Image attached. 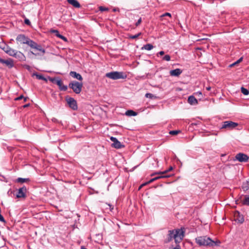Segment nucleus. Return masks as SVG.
Wrapping results in <instances>:
<instances>
[{
  "label": "nucleus",
  "mask_w": 249,
  "mask_h": 249,
  "mask_svg": "<svg viewBox=\"0 0 249 249\" xmlns=\"http://www.w3.org/2000/svg\"><path fill=\"white\" fill-rule=\"evenodd\" d=\"M16 40L20 44H26L31 48L40 51L42 53V54H44L46 52L45 50L40 45L31 40L25 35L20 34L18 35L16 37Z\"/></svg>",
  "instance_id": "nucleus-1"
},
{
  "label": "nucleus",
  "mask_w": 249,
  "mask_h": 249,
  "mask_svg": "<svg viewBox=\"0 0 249 249\" xmlns=\"http://www.w3.org/2000/svg\"><path fill=\"white\" fill-rule=\"evenodd\" d=\"M196 243L200 246H219L220 242L219 241L217 242H215L211 239L209 237H199L196 238Z\"/></svg>",
  "instance_id": "nucleus-2"
},
{
  "label": "nucleus",
  "mask_w": 249,
  "mask_h": 249,
  "mask_svg": "<svg viewBox=\"0 0 249 249\" xmlns=\"http://www.w3.org/2000/svg\"><path fill=\"white\" fill-rule=\"evenodd\" d=\"M106 77L112 80L124 79L126 78L127 75L123 71H114L107 73Z\"/></svg>",
  "instance_id": "nucleus-3"
},
{
  "label": "nucleus",
  "mask_w": 249,
  "mask_h": 249,
  "mask_svg": "<svg viewBox=\"0 0 249 249\" xmlns=\"http://www.w3.org/2000/svg\"><path fill=\"white\" fill-rule=\"evenodd\" d=\"M70 88L76 94L81 92L83 87V84L77 81H72L69 85Z\"/></svg>",
  "instance_id": "nucleus-4"
},
{
  "label": "nucleus",
  "mask_w": 249,
  "mask_h": 249,
  "mask_svg": "<svg viewBox=\"0 0 249 249\" xmlns=\"http://www.w3.org/2000/svg\"><path fill=\"white\" fill-rule=\"evenodd\" d=\"M169 235L168 238L166 239V242H169L172 239H174L177 245L178 244L179 245V243L182 241L185 234H169Z\"/></svg>",
  "instance_id": "nucleus-5"
},
{
  "label": "nucleus",
  "mask_w": 249,
  "mask_h": 249,
  "mask_svg": "<svg viewBox=\"0 0 249 249\" xmlns=\"http://www.w3.org/2000/svg\"><path fill=\"white\" fill-rule=\"evenodd\" d=\"M67 102L70 108L73 110H76L78 108L76 101L72 97L66 98Z\"/></svg>",
  "instance_id": "nucleus-6"
},
{
  "label": "nucleus",
  "mask_w": 249,
  "mask_h": 249,
  "mask_svg": "<svg viewBox=\"0 0 249 249\" xmlns=\"http://www.w3.org/2000/svg\"><path fill=\"white\" fill-rule=\"evenodd\" d=\"M238 125V124L232 121H225L223 122L221 128L232 129Z\"/></svg>",
  "instance_id": "nucleus-7"
},
{
  "label": "nucleus",
  "mask_w": 249,
  "mask_h": 249,
  "mask_svg": "<svg viewBox=\"0 0 249 249\" xmlns=\"http://www.w3.org/2000/svg\"><path fill=\"white\" fill-rule=\"evenodd\" d=\"M110 139L113 142L111 145L112 147L117 149H120L124 147V145L121 144V142L115 137H111Z\"/></svg>",
  "instance_id": "nucleus-8"
},
{
  "label": "nucleus",
  "mask_w": 249,
  "mask_h": 249,
  "mask_svg": "<svg viewBox=\"0 0 249 249\" xmlns=\"http://www.w3.org/2000/svg\"><path fill=\"white\" fill-rule=\"evenodd\" d=\"M235 159L240 162H246L249 160V157L245 154L239 153L236 154Z\"/></svg>",
  "instance_id": "nucleus-9"
},
{
  "label": "nucleus",
  "mask_w": 249,
  "mask_h": 249,
  "mask_svg": "<svg viewBox=\"0 0 249 249\" xmlns=\"http://www.w3.org/2000/svg\"><path fill=\"white\" fill-rule=\"evenodd\" d=\"M0 63L1 64H5L9 68H12L14 67V61L11 58H9L6 60H4L0 57Z\"/></svg>",
  "instance_id": "nucleus-10"
},
{
  "label": "nucleus",
  "mask_w": 249,
  "mask_h": 249,
  "mask_svg": "<svg viewBox=\"0 0 249 249\" xmlns=\"http://www.w3.org/2000/svg\"><path fill=\"white\" fill-rule=\"evenodd\" d=\"M27 189L25 186L20 188L18 191L16 196L17 198H24L26 196Z\"/></svg>",
  "instance_id": "nucleus-11"
},
{
  "label": "nucleus",
  "mask_w": 249,
  "mask_h": 249,
  "mask_svg": "<svg viewBox=\"0 0 249 249\" xmlns=\"http://www.w3.org/2000/svg\"><path fill=\"white\" fill-rule=\"evenodd\" d=\"M168 233H185L186 229L184 227H181L180 229H176L173 230H168Z\"/></svg>",
  "instance_id": "nucleus-12"
},
{
  "label": "nucleus",
  "mask_w": 249,
  "mask_h": 249,
  "mask_svg": "<svg viewBox=\"0 0 249 249\" xmlns=\"http://www.w3.org/2000/svg\"><path fill=\"white\" fill-rule=\"evenodd\" d=\"M14 57L18 59L19 61H24L25 60V55L20 51H17Z\"/></svg>",
  "instance_id": "nucleus-13"
},
{
  "label": "nucleus",
  "mask_w": 249,
  "mask_h": 249,
  "mask_svg": "<svg viewBox=\"0 0 249 249\" xmlns=\"http://www.w3.org/2000/svg\"><path fill=\"white\" fill-rule=\"evenodd\" d=\"M234 217L235 221L240 223H242L244 221V218L243 215L241 214L238 212L235 213Z\"/></svg>",
  "instance_id": "nucleus-14"
},
{
  "label": "nucleus",
  "mask_w": 249,
  "mask_h": 249,
  "mask_svg": "<svg viewBox=\"0 0 249 249\" xmlns=\"http://www.w3.org/2000/svg\"><path fill=\"white\" fill-rule=\"evenodd\" d=\"M55 84H56L57 85L59 86V88L61 90L66 91L68 89V87L67 86L63 85V82L61 79H58L57 80H56Z\"/></svg>",
  "instance_id": "nucleus-15"
},
{
  "label": "nucleus",
  "mask_w": 249,
  "mask_h": 249,
  "mask_svg": "<svg viewBox=\"0 0 249 249\" xmlns=\"http://www.w3.org/2000/svg\"><path fill=\"white\" fill-rule=\"evenodd\" d=\"M70 75L73 78H75L78 80L82 81L83 80L82 76L79 73H78L75 71H71L70 72Z\"/></svg>",
  "instance_id": "nucleus-16"
},
{
  "label": "nucleus",
  "mask_w": 249,
  "mask_h": 249,
  "mask_svg": "<svg viewBox=\"0 0 249 249\" xmlns=\"http://www.w3.org/2000/svg\"><path fill=\"white\" fill-rule=\"evenodd\" d=\"M181 73L182 70L180 69H176L170 71V75L173 76H178Z\"/></svg>",
  "instance_id": "nucleus-17"
},
{
  "label": "nucleus",
  "mask_w": 249,
  "mask_h": 249,
  "mask_svg": "<svg viewBox=\"0 0 249 249\" xmlns=\"http://www.w3.org/2000/svg\"><path fill=\"white\" fill-rule=\"evenodd\" d=\"M188 102L191 105H196L198 103L197 99L193 95H191L188 97Z\"/></svg>",
  "instance_id": "nucleus-18"
},
{
  "label": "nucleus",
  "mask_w": 249,
  "mask_h": 249,
  "mask_svg": "<svg viewBox=\"0 0 249 249\" xmlns=\"http://www.w3.org/2000/svg\"><path fill=\"white\" fill-rule=\"evenodd\" d=\"M170 177L169 175H162V176H158V177H155V178H153L151 179L150 180H149L147 182H146V183H145L144 184H142L141 185V186H144L145 184H148V183H152L153 181H154L155 180H157V179H158L159 178H168V177Z\"/></svg>",
  "instance_id": "nucleus-19"
},
{
  "label": "nucleus",
  "mask_w": 249,
  "mask_h": 249,
  "mask_svg": "<svg viewBox=\"0 0 249 249\" xmlns=\"http://www.w3.org/2000/svg\"><path fill=\"white\" fill-rule=\"evenodd\" d=\"M68 2L75 8H80V4L77 0H67Z\"/></svg>",
  "instance_id": "nucleus-20"
},
{
  "label": "nucleus",
  "mask_w": 249,
  "mask_h": 249,
  "mask_svg": "<svg viewBox=\"0 0 249 249\" xmlns=\"http://www.w3.org/2000/svg\"><path fill=\"white\" fill-rule=\"evenodd\" d=\"M16 51L17 50H14L11 47H8V49L6 50V53L10 56L14 57Z\"/></svg>",
  "instance_id": "nucleus-21"
},
{
  "label": "nucleus",
  "mask_w": 249,
  "mask_h": 249,
  "mask_svg": "<svg viewBox=\"0 0 249 249\" xmlns=\"http://www.w3.org/2000/svg\"><path fill=\"white\" fill-rule=\"evenodd\" d=\"M241 201L243 205L249 206V195H246Z\"/></svg>",
  "instance_id": "nucleus-22"
},
{
  "label": "nucleus",
  "mask_w": 249,
  "mask_h": 249,
  "mask_svg": "<svg viewBox=\"0 0 249 249\" xmlns=\"http://www.w3.org/2000/svg\"><path fill=\"white\" fill-rule=\"evenodd\" d=\"M125 114L128 116H135L137 115V113L132 110H128L125 112Z\"/></svg>",
  "instance_id": "nucleus-23"
},
{
  "label": "nucleus",
  "mask_w": 249,
  "mask_h": 249,
  "mask_svg": "<svg viewBox=\"0 0 249 249\" xmlns=\"http://www.w3.org/2000/svg\"><path fill=\"white\" fill-rule=\"evenodd\" d=\"M154 48V46L151 44H147L144 45L142 48V50H146L147 51H150Z\"/></svg>",
  "instance_id": "nucleus-24"
},
{
  "label": "nucleus",
  "mask_w": 249,
  "mask_h": 249,
  "mask_svg": "<svg viewBox=\"0 0 249 249\" xmlns=\"http://www.w3.org/2000/svg\"><path fill=\"white\" fill-rule=\"evenodd\" d=\"M29 178H18L17 179L16 181L17 182L19 183H24L25 182L29 181Z\"/></svg>",
  "instance_id": "nucleus-25"
},
{
  "label": "nucleus",
  "mask_w": 249,
  "mask_h": 249,
  "mask_svg": "<svg viewBox=\"0 0 249 249\" xmlns=\"http://www.w3.org/2000/svg\"><path fill=\"white\" fill-rule=\"evenodd\" d=\"M8 47H10L4 43H0V48L3 50L5 53L6 52V50L8 49Z\"/></svg>",
  "instance_id": "nucleus-26"
},
{
  "label": "nucleus",
  "mask_w": 249,
  "mask_h": 249,
  "mask_svg": "<svg viewBox=\"0 0 249 249\" xmlns=\"http://www.w3.org/2000/svg\"><path fill=\"white\" fill-rule=\"evenodd\" d=\"M33 75L36 76V78L39 80L47 81V79L42 75L38 74L37 73H34Z\"/></svg>",
  "instance_id": "nucleus-27"
},
{
  "label": "nucleus",
  "mask_w": 249,
  "mask_h": 249,
  "mask_svg": "<svg viewBox=\"0 0 249 249\" xmlns=\"http://www.w3.org/2000/svg\"><path fill=\"white\" fill-rule=\"evenodd\" d=\"M141 33H139L138 34L135 35H129L128 38L130 39H136L137 38L141 35Z\"/></svg>",
  "instance_id": "nucleus-28"
},
{
  "label": "nucleus",
  "mask_w": 249,
  "mask_h": 249,
  "mask_svg": "<svg viewBox=\"0 0 249 249\" xmlns=\"http://www.w3.org/2000/svg\"><path fill=\"white\" fill-rule=\"evenodd\" d=\"M241 91L242 93L245 95H247L249 93V90L247 89H246L244 87H242L241 88Z\"/></svg>",
  "instance_id": "nucleus-29"
},
{
  "label": "nucleus",
  "mask_w": 249,
  "mask_h": 249,
  "mask_svg": "<svg viewBox=\"0 0 249 249\" xmlns=\"http://www.w3.org/2000/svg\"><path fill=\"white\" fill-rule=\"evenodd\" d=\"M170 59H171V57L168 54H166L165 55H164L163 58H162V60H165V61H169L170 60Z\"/></svg>",
  "instance_id": "nucleus-30"
},
{
  "label": "nucleus",
  "mask_w": 249,
  "mask_h": 249,
  "mask_svg": "<svg viewBox=\"0 0 249 249\" xmlns=\"http://www.w3.org/2000/svg\"><path fill=\"white\" fill-rule=\"evenodd\" d=\"M99 9L101 12H104V11H107L108 10V8L107 7H105L104 6H100L99 7Z\"/></svg>",
  "instance_id": "nucleus-31"
},
{
  "label": "nucleus",
  "mask_w": 249,
  "mask_h": 249,
  "mask_svg": "<svg viewBox=\"0 0 249 249\" xmlns=\"http://www.w3.org/2000/svg\"><path fill=\"white\" fill-rule=\"evenodd\" d=\"M180 131L179 130H172L169 132V134L173 135H175L178 134Z\"/></svg>",
  "instance_id": "nucleus-32"
},
{
  "label": "nucleus",
  "mask_w": 249,
  "mask_h": 249,
  "mask_svg": "<svg viewBox=\"0 0 249 249\" xmlns=\"http://www.w3.org/2000/svg\"><path fill=\"white\" fill-rule=\"evenodd\" d=\"M56 36L57 37H58L59 38H61V39H62L63 40L65 41H67V39L66 37H65L64 36L61 35V34H59L58 35H56Z\"/></svg>",
  "instance_id": "nucleus-33"
},
{
  "label": "nucleus",
  "mask_w": 249,
  "mask_h": 249,
  "mask_svg": "<svg viewBox=\"0 0 249 249\" xmlns=\"http://www.w3.org/2000/svg\"><path fill=\"white\" fill-rule=\"evenodd\" d=\"M173 169V167L172 166L170 167V168L168 169V170H166L165 171H164V172H159V173H157V174H165L166 173H167V172L171 171Z\"/></svg>",
  "instance_id": "nucleus-34"
},
{
  "label": "nucleus",
  "mask_w": 249,
  "mask_h": 249,
  "mask_svg": "<svg viewBox=\"0 0 249 249\" xmlns=\"http://www.w3.org/2000/svg\"><path fill=\"white\" fill-rule=\"evenodd\" d=\"M24 23L25 24L28 25H31V24L30 20L27 18H25Z\"/></svg>",
  "instance_id": "nucleus-35"
},
{
  "label": "nucleus",
  "mask_w": 249,
  "mask_h": 249,
  "mask_svg": "<svg viewBox=\"0 0 249 249\" xmlns=\"http://www.w3.org/2000/svg\"><path fill=\"white\" fill-rule=\"evenodd\" d=\"M165 16H168V17H171V14L169 13H165L163 14H162V15L160 16V17L161 18H162V17H165Z\"/></svg>",
  "instance_id": "nucleus-36"
},
{
  "label": "nucleus",
  "mask_w": 249,
  "mask_h": 249,
  "mask_svg": "<svg viewBox=\"0 0 249 249\" xmlns=\"http://www.w3.org/2000/svg\"><path fill=\"white\" fill-rule=\"evenodd\" d=\"M196 96H197L200 98L202 97V94L201 91H197L194 93Z\"/></svg>",
  "instance_id": "nucleus-37"
},
{
  "label": "nucleus",
  "mask_w": 249,
  "mask_h": 249,
  "mask_svg": "<svg viewBox=\"0 0 249 249\" xmlns=\"http://www.w3.org/2000/svg\"><path fill=\"white\" fill-rule=\"evenodd\" d=\"M58 79L55 78H50L49 80L50 81H51L53 83H55L56 80H57Z\"/></svg>",
  "instance_id": "nucleus-38"
},
{
  "label": "nucleus",
  "mask_w": 249,
  "mask_h": 249,
  "mask_svg": "<svg viewBox=\"0 0 249 249\" xmlns=\"http://www.w3.org/2000/svg\"><path fill=\"white\" fill-rule=\"evenodd\" d=\"M141 22H142V18H140L135 24L136 26H138L141 24Z\"/></svg>",
  "instance_id": "nucleus-39"
},
{
  "label": "nucleus",
  "mask_w": 249,
  "mask_h": 249,
  "mask_svg": "<svg viewBox=\"0 0 249 249\" xmlns=\"http://www.w3.org/2000/svg\"><path fill=\"white\" fill-rule=\"evenodd\" d=\"M242 60H243L242 57L240 58L238 60H237L236 62H235L234 63V64L236 65V64L239 63L240 62H241L242 61Z\"/></svg>",
  "instance_id": "nucleus-40"
},
{
  "label": "nucleus",
  "mask_w": 249,
  "mask_h": 249,
  "mask_svg": "<svg viewBox=\"0 0 249 249\" xmlns=\"http://www.w3.org/2000/svg\"><path fill=\"white\" fill-rule=\"evenodd\" d=\"M153 94H151V93H147L145 94V97H147V98H151L152 97H153Z\"/></svg>",
  "instance_id": "nucleus-41"
},
{
  "label": "nucleus",
  "mask_w": 249,
  "mask_h": 249,
  "mask_svg": "<svg viewBox=\"0 0 249 249\" xmlns=\"http://www.w3.org/2000/svg\"><path fill=\"white\" fill-rule=\"evenodd\" d=\"M0 221L1 222H4L5 221V220H4V217H3V216L1 214V213H0Z\"/></svg>",
  "instance_id": "nucleus-42"
},
{
  "label": "nucleus",
  "mask_w": 249,
  "mask_h": 249,
  "mask_svg": "<svg viewBox=\"0 0 249 249\" xmlns=\"http://www.w3.org/2000/svg\"><path fill=\"white\" fill-rule=\"evenodd\" d=\"M52 32V33H55L56 36V35H58L59 34L58 31L56 30H53Z\"/></svg>",
  "instance_id": "nucleus-43"
},
{
  "label": "nucleus",
  "mask_w": 249,
  "mask_h": 249,
  "mask_svg": "<svg viewBox=\"0 0 249 249\" xmlns=\"http://www.w3.org/2000/svg\"><path fill=\"white\" fill-rule=\"evenodd\" d=\"M52 32V33H55L56 36V35H58L59 34L58 31L56 30H53Z\"/></svg>",
  "instance_id": "nucleus-44"
},
{
  "label": "nucleus",
  "mask_w": 249,
  "mask_h": 249,
  "mask_svg": "<svg viewBox=\"0 0 249 249\" xmlns=\"http://www.w3.org/2000/svg\"><path fill=\"white\" fill-rule=\"evenodd\" d=\"M52 121L53 122H54V123H59V121L57 120V119L55 118H52Z\"/></svg>",
  "instance_id": "nucleus-45"
},
{
  "label": "nucleus",
  "mask_w": 249,
  "mask_h": 249,
  "mask_svg": "<svg viewBox=\"0 0 249 249\" xmlns=\"http://www.w3.org/2000/svg\"><path fill=\"white\" fill-rule=\"evenodd\" d=\"M164 54V51H160V52H159V53L157 54V55L158 56L159 54H160V55H162Z\"/></svg>",
  "instance_id": "nucleus-46"
},
{
  "label": "nucleus",
  "mask_w": 249,
  "mask_h": 249,
  "mask_svg": "<svg viewBox=\"0 0 249 249\" xmlns=\"http://www.w3.org/2000/svg\"><path fill=\"white\" fill-rule=\"evenodd\" d=\"M23 98H24L23 96V95H20L16 99V100H21V99H22Z\"/></svg>",
  "instance_id": "nucleus-47"
},
{
  "label": "nucleus",
  "mask_w": 249,
  "mask_h": 249,
  "mask_svg": "<svg viewBox=\"0 0 249 249\" xmlns=\"http://www.w3.org/2000/svg\"><path fill=\"white\" fill-rule=\"evenodd\" d=\"M119 9L118 8H113V12H119Z\"/></svg>",
  "instance_id": "nucleus-48"
},
{
  "label": "nucleus",
  "mask_w": 249,
  "mask_h": 249,
  "mask_svg": "<svg viewBox=\"0 0 249 249\" xmlns=\"http://www.w3.org/2000/svg\"><path fill=\"white\" fill-rule=\"evenodd\" d=\"M94 235L95 236V237H97L98 236H101V237H102V234H94Z\"/></svg>",
  "instance_id": "nucleus-49"
},
{
  "label": "nucleus",
  "mask_w": 249,
  "mask_h": 249,
  "mask_svg": "<svg viewBox=\"0 0 249 249\" xmlns=\"http://www.w3.org/2000/svg\"><path fill=\"white\" fill-rule=\"evenodd\" d=\"M108 206L109 207V209H110V211H111L113 209V207L110 204H108Z\"/></svg>",
  "instance_id": "nucleus-50"
},
{
  "label": "nucleus",
  "mask_w": 249,
  "mask_h": 249,
  "mask_svg": "<svg viewBox=\"0 0 249 249\" xmlns=\"http://www.w3.org/2000/svg\"><path fill=\"white\" fill-rule=\"evenodd\" d=\"M211 89V87L210 86H208V87H207L206 88V89L207 90H210Z\"/></svg>",
  "instance_id": "nucleus-51"
},
{
  "label": "nucleus",
  "mask_w": 249,
  "mask_h": 249,
  "mask_svg": "<svg viewBox=\"0 0 249 249\" xmlns=\"http://www.w3.org/2000/svg\"><path fill=\"white\" fill-rule=\"evenodd\" d=\"M31 53L35 55H37L39 54L38 53H33V52H31Z\"/></svg>",
  "instance_id": "nucleus-52"
},
{
  "label": "nucleus",
  "mask_w": 249,
  "mask_h": 249,
  "mask_svg": "<svg viewBox=\"0 0 249 249\" xmlns=\"http://www.w3.org/2000/svg\"><path fill=\"white\" fill-rule=\"evenodd\" d=\"M29 106V104H26V105L23 106V107L25 108V107H28Z\"/></svg>",
  "instance_id": "nucleus-53"
},
{
  "label": "nucleus",
  "mask_w": 249,
  "mask_h": 249,
  "mask_svg": "<svg viewBox=\"0 0 249 249\" xmlns=\"http://www.w3.org/2000/svg\"><path fill=\"white\" fill-rule=\"evenodd\" d=\"M81 249H86L84 246H81Z\"/></svg>",
  "instance_id": "nucleus-54"
},
{
  "label": "nucleus",
  "mask_w": 249,
  "mask_h": 249,
  "mask_svg": "<svg viewBox=\"0 0 249 249\" xmlns=\"http://www.w3.org/2000/svg\"><path fill=\"white\" fill-rule=\"evenodd\" d=\"M235 65V64H234V63L231 65V67Z\"/></svg>",
  "instance_id": "nucleus-55"
},
{
  "label": "nucleus",
  "mask_w": 249,
  "mask_h": 249,
  "mask_svg": "<svg viewBox=\"0 0 249 249\" xmlns=\"http://www.w3.org/2000/svg\"><path fill=\"white\" fill-rule=\"evenodd\" d=\"M27 100V98H24V102H26Z\"/></svg>",
  "instance_id": "nucleus-56"
}]
</instances>
